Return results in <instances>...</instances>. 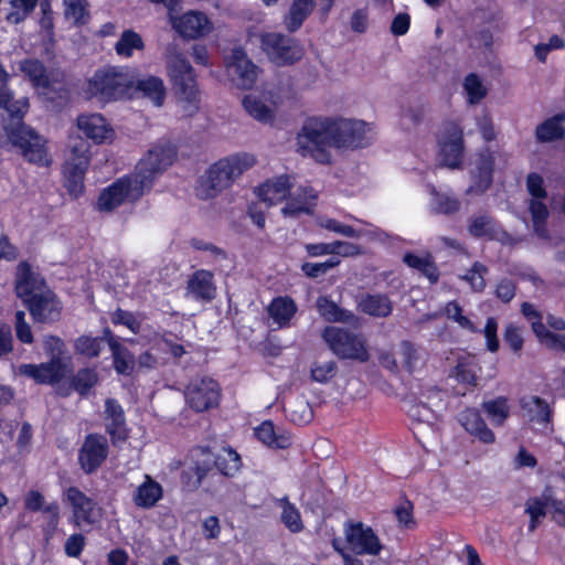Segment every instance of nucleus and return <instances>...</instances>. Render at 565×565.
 Segmentation results:
<instances>
[{"label": "nucleus", "mask_w": 565, "mask_h": 565, "mask_svg": "<svg viewBox=\"0 0 565 565\" xmlns=\"http://www.w3.org/2000/svg\"><path fill=\"white\" fill-rule=\"evenodd\" d=\"M166 63L168 76L184 114L194 115L200 108V94L193 67L173 43L166 47Z\"/></svg>", "instance_id": "f257e3e1"}, {"label": "nucleus", "mask_w": 565, "mask_h": 565, "mask_svg": "<svg viewBox=\"0 0 565 565\" xmlns=\"http://www.w3.org/2000/svg\"><path fill=\"white\" fill-rule=\"evenodd\" d=\"M255 164L256 158L246 152L235 153L218 160L207 170L206 177L200 181L196 195L202 200L216 196Z\"/></svg>", "instance_id": "f03ea898"}, {"label": "nucleus", "mask_w": 565, "mask_h": 565, "mask_svg": "<svg viewBox=\"0 0 565 565\" xmlns=\"http://www.w3.org/2000/svg\"><path fill=\"white\" fill-rule=\"evenodd\" d=\"M333 119L310 118L297 135V152L319 163H329V148H335Z\"/></svg>", "instance_id": "7ed1b4c3"}, {"label": "nucleus", "mask_w": 565, "mask_h": 565, "mask_svg": "<svg viewBox=\"0 0 565 565\" xmlns=\"http://www.w3.org/2000/svg\"><path fill=\"white\" fill-rule=\"evenodd\" d=\"M322 338L329 349L340 359L354 360L361 363L370 360L366 340L361 333L331 326L324 328Z\"/></svg>", "instance_id": "20e7f679"}, {"label": "nucleus", "mask_w": 565, "mask_h": 565, "mask_svg": "<svg viewBox=\"0 0 565 565\" xmlns=\"http://www.w3.org/2000/svg\"><path fill=\"white\" fill-rule=\"evenodd\" d=\"M13 146L20 149L22 157L30 163L46 167L51 163L46 140L22 121L14 125H6Z\"/></svg>", "instance_id": "39448f33"}, {"label": "nucleus", "mask_w": 565, "mask_h": 565, "mask_svg": "<svg viewBox=\"0 0 565 565\" xmlns=\"http://www.w3.org/2000/svg\"><path fill=\"white\" fill-rule=\"evenodd\" d=\"M130 82L116 67L98 70L88 81L87 93L100 102L115 100L127 94Z\"/></svg>", "instance_id": "423d86ee"}, {"label": "nucleus", "mask_w": 565, "mask_h": 565, "mask_svg": "<svg viewBox=\"0 0 565 565\" xmlns=\"http://www.w3.org/2000/svg\"><path fill=\"white\" fill-rule=\"evenodd\" d=\"M148 181L136 180L132 174L125 175L106 188L98 198V209L110 212L125 202H135L146 192Z\"/></svg>", "instance_id": "0eeeda50"}, {"label": "nucleus", "mask_w": 565, "mask_h": 565, "mask_svg": "<svg viewBox=\"0 0 565 565\" xmlns=\"http://www.w3.org/2000/svg\"><path fill=\"white\" fill-rule=\"evenodd\" d=\"M175 150L169 143H159L153 146L147 154L138 162L135 173L132 175L136 180L148 181L145 190L151 189L153 180L157 175L170 167L175 158Z\"/></svg>", "instance_id": "6e6552de"}, {"label": "nucleus", "mask_w": 565, "mask_h": 565, "mask_svg": "<svg viewBox=\"0 0 565 565\" xmlns=\"http://www.w3.org/2000/svg\"><path fill=\"white\" fill-rule=\"evenodd\" d=\"M186 404L195 412H205L216 407L220 402L221 390L211 377H196L190 381L185 392Z\"/></svg>", "instance_id": "1a4fd4ad"}, {"label": "nucleus", "mask_w": 565, "mask_h": 565, "mask_svg": "<svg viewBox=\"0 0 565 565\" xmlns=\"http://www.w3.org/2000/svg\"><path fill=\"white\" fill-rule=\"evenodd\" d=\"M335 148H362L370 145L371 125L362 120L333 119Z\"/></svg>", "instance_id": "9d476101"}, {"label": "nucleus", "mask_w": 565, "mask_h": 565, "mask_svg": "<svg viewBox=\"0 0 565 565\" xmlns=\"http://www.w3.org/2000/svg\"><path fill=\"white\" fill-rule=\"evenodd\" d=\"M264 51L278 65L292 64L302 57L301 46L291 38L280 33H268L262 39Z\"/></svg>", "instance_id": "9b49d317"}, {"label": "nucleus", "mask_w": 565, "mask_h": 565, "mask_svg": "<svg viewBox=\"0 0 565 565\" xmlns=\"http://www.w3.org/2000/svg\"><path fill=\"white\" fill-rule=\"evenodd\" d=\"M440 163L444 167L456 169L460 166L463 153V136L461 127L449 121L444 125L439 138Z\"/></svg>", "instance_id": "f8f14e48"}, {"label": "nucleus", "mask_w": 565, "mask_h": 565, "mask_svg": "<svg viewBox=\"0 0 565 565\" xmlns=\"http://www.w3.org/2000/svg\"><path fill=\"white\" fill-rule=\"evenodd\" d=\"M227 74L239 88L249 89L258 77V67L248 60L246 53L236 47L232 51L226 63Z\"/></svg>", "instance_id": "ddd939ff"}, {"label": "nucleus", "mask_w": 565, "mask_h": 565, "mask_svg": "<svg viewBox=\"0 0 565 565\" xmlns=\"http://www.w3.org/2000/svg\"><path fill=\"white\" fill-rule=\"evenodd\" d=\"M24 306L33 320L40 323H53L60 319L62 313V305L51 289L44 290L36 297L28 298Z\"/></svg>", "instance_id": "4468645a"}, {"label": "nucleus", "mask_w": 565, "mask_h": 565, "mask_svg": "<svg viewBox=\"0 0 565 565\" xmlns=\"http://www.w3.org/2000/svg\"><path fill=\"white\" fill-rule=\"evenodd\" d=\"M108 456V443L105 436L89 434L86 436L78 454V461L87 473L95 471Z\"/></svg>", "instance_id": "2eb2a0df"}, {"label": "nucleus", "mask_w": 565, "mask_h": 565, "mask_svg": "<svg viewBox=\"0 0 565 565\" xmlns=\"http://www.w3.org/2000/svg\"><path fill=\"white\" fill-rule=\"evenodd\" d=\"M443 406V393L433 387L423 392L418 401L409 406L408 415L413 420L431 425L437 419V414Z\"/></svg>", "instance_id": "dca6fc26"}, {"label": "nucleus", "mask_w": 565, "mask_h": 565, "mask_svg": "<svg viewBox=\"0 0 565 565\" xmlns=\"http://www.w3.org/2000/svg\"><path fill=\"white\" fill-rule=\"evenodd\" d=\"M65 501L72 507L75 526L93 524L99 516L95 502L76 487L66 489Z\"/></svg>", "instance_id": "f3484780"}, {"label": "nucleus", "mask_w": 565, "mask_h": 565, "mask_svg": "<svg viewBox=\"0 0 565 565\" xmlns=\"http://www.w3.org/2000/svg\"><path fill=\"white\" fill-rule=\"evenodd\" d=\"M173 29L183 38L198 39L212 30V23L202 12L189 11L181 17L171 18Z\"/></svg>", "instance_id": "a211bd4d"}, {"label": "nucleus", "mask_w": 565, "mask_h": 565, "mask_svg": "<svg viewBox=\"0 0 565 565\" xmlns=\"http://www.w3.org/2000/svg\"><path fill=\"white\" fill-rule=\"evenodd\" d=\"M49 289L44 279L35 274L28 263L22 262L19 264L17 268L15 292L23 303L26 302L28 298L36 297Z\"/></svg>", "instance_id": "6ab92c4d"}, {"label": "nucleus", "mask_w": 565, "mask_h": 565, "mask_svg": "<svg viewBox=\"0 0 565 565\" xmlns=\"http://www.w3.org/2000/svg\"><path fill=\"white\" fill-rule=\"evenodd\" d=\"M493 163V153L489 149L482 150L476 156L472 170L473 183L467 190L468 193L481 194L490 188Z\"/></svg>", "instance_id": "aec40b11"}, {"label": "nucleus", "mask_w": 565, "mask_h": 565, "mask_svg": "<svg viewBox=\"0 0 565 565\" xmlns=\"http://www.w3.org/2000/svg\"><path fill=\"white\" fill-rule=\"evenodd\" d=\"M186 295L198 301H212L216 296L213 273L206 269L194 271L186 282Z\"/></svg>", "instance_id": "412c9836"}, {"label": "nucleus", "mask_w": 565, "mask_h": 565, "mask_svg": "<svg viewBox=\"0 0 565 565\" xmlns=\"http://www.w3.org/2000/svg\"><path fill=\"white\" fill-rule=\"evenodd\" d=\"M294 184L295 178L291 175L275 177L268 179L257 189V195L268 205H275L287 199Z\"/></svg>", "instance_id": "4be33fe9"}, {"label": "nucleus", "mask_w": 565, "mask_h": 565, "mask_svg": "<svg viewBox=\"0 0 565 565\" xmlns=\"http://www.w3.org/2000/svg\"><path fill=\"white\" fill-rule=\"evenodd\" d=\"M356 308L373 318H387L393 312V301L386 294L365 292L356 297Z\"/></svg>", "instance_id": "5701e85b"}, {"label": "nucleus", "mask_w": 565, "mask_h": 565, "mask_svg": "<svg viewBox=\"0 0 565 565\" xmlns=\"http://www.w3.org/2000/svg\"><path fill=\"white\" fill-rule=\"evenodd\" d=\"M19 374L34 380L38 384H55L62 381L66 371L47 361L40 364H21Z\"/></svg>", "instance_id": "b1692460"}, {"label": "nucleus", "mask_w": 565, "mask_h": 565, "mask_svg": "<svg viewBox=\"0 0 565 565\" xmlns=\"http://www.w3.org/2000/svg\"><path fill=\"white\" fill-rule=\"evenodd\" d=\"M77 127L96 143L111 138L113 129L100 114L82 115L77 118Z\"/></svg>", "instance_id": "393cba45"}, {"label": "nucleus", "mask_w": 565, "mask_h": 565, "mask_svg": "<svg viewBox=\"0 0 565 565\" xmlns=\"http://www.w3.org/2000/svg\"><path fill=\"white\" fill-rule=\"evenodd\" d=\"M317 192L311 186H300L290 195L287 204L281 209L285 216L297 217L300 214H311L316 205Z\"/></svg>", "instance_id": "a878e982"}, {"label": "nucleus", "mask_w": 565, "mask_h": 565, "mask_svg": "<svg viewBox=\"0 0 565 565\" xmlns=\"http://www.w3.org/2000/svg\"><path fill=\"white\" fill-rule=\"evenodd\" d=\"M105 414L106 430L111 436L113 443L125 440L128 434L125 425V414L119 403L116 399L108 398L105 402Z\"/></svg>", "instance_id": "bb28decb"}, {"label": "nucleus", "mask_w": 565, "mask_h": 565, "mask_svg": "<svg viewBox=\"0 0 565 565\" xmlns=\"http://www.w3.org/2000/svg\"><path fill=\"white\" fill-rule=\"evenodd\" d=\"M0 108L4 109L9 116V120L3 119V127L20 124L29 109V99L22 97L14 100L7 82L0 83Z\"/></svg>", "instance_id": "cd10ccee"}, {"label": "nucleus", "mask_w": 565, "mask_h": 565, "mask_svg": "<svg viewBox=\"0 0 565 565\" xmlns=\"http://www.w3.org/2000/svg\"><path fill=\"white\" fill-rule=\"evenodd\" d=\"M459 422L462 427L484 444H492L495 440L494 434L487 427L479 411L467 408L459 414Z\"/></svg>", "instance_id": "c85d7f7f"}, {"label": "nucleus", "mask_w": 565, "mask_h": 565, "mask_svg": "<svg viewBox=\"0 0 565 565\" xmlns=\"http://www.w3.org/2000/svg\"><path fill=\"white\" fill-rule=\"evenodd\" d=\"M255 436L260 443L270 448L286 449L291 445L290 434L282 428H276L270 420H265L256 427Z\"/></svg>", "instance_id": "c756f323"}, {"label": "nucleus", "mask_w": 565, "mask_h": 565, "mask_svg": "<svg viewBox=\"0 0 565 565\" xmlns=\"http://www.w3.org/2000/svg\"><path fill=\"white\" fill-rule=\"evenodd\" d=\"M316 308L326 321L348 324H356L359 322V317L356 315L350 310L340 308L327 296H320L317 299Z\"/></svg>", "instance_id": "7c9ffc66"}, {"label": "nucleus", "mask_w": 565, "mask_h": 565, "mask_svg": "<svg viewBox=\"0 0 565 565\" xmlns=\"http://www.w3.org/2000/svg\"><path fill=\"white\" fill-rule=\"evenodd\" d=\"M397 356L403 367L409 372H416L425 366L427 353L425 350L415 347L409 341L401 342Z\"/></svg>", "instance_id": "2f4dec72"}, {"label": "nucleus", "mask_w": 565, "mask_h": 565, "mask_svg": "<svg viewBox=\"0 0 565 565\" xmlns=\"http://www.w3.org/2000/svg\"><path fill=\"white\" fill-rule=\"evenodd\" d=\"M315 6V0H294L288 13L284 18L286 29L289 32H296L299 30L306 19L313 11Z\"/></svg>", "instance_id": "473e14b6"}, {"label": "nucleus", "mask_w": 565, "mask_h": 565, "mask_svg": "<svg viewBox=\"0 0 565 565\" xmlns=\"http://www.w3.org/2000/svg\"><path fill=\"white\" fill-rule=\"evenodd\" d=\"M296 312L297 305L290 297L274 298L268 306L269 317L280 328L288 327Z\"/></svg>", "instance_id": "72a5a7b5"}, {"label": "nucleus", "mask_w": 565, "mask_h": 565, "mask_svg": "<svg viewBox=\"0 0 565 565\" xmlns=\"http://www.w3.org/2000/svg\"><path fill=\"white\" fill-rule=\"evenodd\" d=\"M347 542L356 554H377L381 544L374 532H348Z\"/></svg>", "instance_id": "f704fd0d"}, {"label": "nucleus", "mask_w": 565, "mask_h": 565, "mask_svg": "<svg viewBox=\"0 0 565 565\" xmlns=\"http://www.w3.org/2000/svg\"><path fill=\"white\" fill-rule=\"evenodd\" d=\"M87 167L65 162L63 168L65 188L73 198H78L84 192V178Z\"/></svg>", "instance_id": "c9c22d12"}, {"label": "nucleus", "mask_w": 565, "mask_h": 565, "mask_svg": "<svg viewBox=\"0 0 565 565\" xmlns=\"http://www.w3.org/2000/svg\"><path fill=\"white\" fill-rule=\"evenodd\" d=\"M137 89L142 95L149 98L154 106L160 107L163 105L167 89L163 81L157 76H148L147 78L137 82Z\"/></svg>", "instance_id": "e433bc0d"}, {"label": "nucleus", "mask_w": 565, "mask_h": 565, "mask_svg": "<svg viewBox=\"0 0 565 565\" xmlns=\"http://www.w3.org/2000/svg\"><path fill=\"white\" fill-rule=\"evenodd\" d=\"M162 497L161 486L153 481L149 476L141 483L134 495V501L138 507L150 508Z\"/></svg>", "instance_id": "4c0bfd02"}, {"label": "nucleus", "mask_w": 565, "mask_h": 565, "mask_svg": "<svg viewBox=\"0 0 565 565\" xmlns=\"http://www.w3.org/2000/svg\"><path fill=\"white\" fill-rule=\"evenodd\" d=\"M243 106L246 113L254 119L269 124L274 120V109L256 95H247L243 98Z\"/></svg>", "instance_id": "58836bf2"}, {"label": "nucleus", "mask_w": 565, "mask_h": 565, "mask_svg": "<svg viewBox=\"0 0 565 565\" xmlns=\"http://www.w3.org/2000/svg\"><path fill=\"white\" fill-rule=\"evenodd\" d=\"M404 263L425 275L431 284L437 282L439 278V271L436 267L430 255L419 256L416 254L407 253L404 255Z\"/></svg>", "instance_id": "ea45409f"}, {"label": "nucleus", "mask_w": 565, "mask_h": 565, "mask_svg": "<svg viewBox=\"0 0 565 565\" xmlns=\"http://www.w3.org/2000/svg\"><path fill=\"white\" fill-rule=\"evenodd\" d=\"M430 194L429 209L431 213L451 215L459 211L460 202L455 196L438 192L435 188L431 189Z\"/></svg>", "instance_id": "a19ab883"}, {"label": "nucleus", "mask_w": 565, "mask_h": 565, "mask_svg": "<svg viewBox=\"0 0 565 565\" xmlns=\"http://www.w3.org/2000/svg\"><path fill=\"white\" fill-rule=\"evenodd\" d=\"M213 465L224 476H234L242 466L239 455L232 448H223L213 460Z\"/></svg>", "instance_id": "79ce46f5"}, {"label": "nucleus", "mask_w": 565, "mask_h": 565, "mask_svg": "<svg viewBox=\"0 0 565 565\" xmlns=\"http://www.w3.org/2000/svg\"><path fill=\"white\" fill-rule=\"evenodd\" d=\"M565 120V115L552 117L536 127L535 136L540 142H550L561 138L565 132V127L562 121Z\"/></svg>", "instance_id": "37998d69"}, {"label": "nucleus", "mask_w": 565, "mask_h": 565, "mask_svg": "<svg viewBox=\"0 0 565 565\" xmlns=\"http://www.w3.org/2000/svg\"><path fill=\"white\" fill-rule=\"evenodd\" d=\"M497 225L493 217L488 214H475L468 220V233L475 238L486 237L490 239Z\"/></svg>", "instance_id": "c03bdc74"}, {"label": "nucleus", "mask_w": 565, "mask_h": 565, "mask_svg": "<svg viewBox=\"0 0 565 565\" xmlns=\"http://www.w3.org/2000/svg\"><path fill=\"white\" fill-rule=\"evenodd\" d=\"M20 70L29 77L35 87L47 88L50 86L45 66L39 60H25L21 62Z\"/></svg>", "instance_id": "a18cd8bd"}, {"label": "nucleus", "mask_w": 565, "mask_h": 565, "mask_svg": "<svg viewBox=\"0 0 565 565\" xmlns=\"http://www.w3.org/2000/svg\"><path fill=\"white\" fill-rule=\"evenodd\" d=\"M523 408L527 412L532 422L546 425L552 419V409L546 401L541 397L533 396L524 403Z\"/></svg>", "instance_id": "49530a36"}, {"label": "nucleus", "mask_w": 565, "mask_h": 565, "mask_svg": "<svg viewBox=\"0 0 565 565\" xmlns=\"http://www.w3.org/2000/svg\"><path fill=\"white\" fill-rule=\"evenodd\" d=\"M68 147L71 153L66 162L88 167L90 160L89 142L79 136H74L70 138Z\"/></svg>", "instance_id": "de8ad7c7"}, {"label": "nucleus", "mask_w": 565, "mask_h": 565, "mask_svg": "<svg viewBox=\"0 0 565 565\" xmlns=\"http://www.w3.org/2000/svg\"><path fill=\"white\" fill-rule=\"evenodd\" d=\"M542 200L543 199H532L529 204V210L532 216L534 232L537 236L547 238L548 232L546 230L545 222L550 213Z\"/></svg>", "instance_id": "09e8293b"}, {"label": "nucleus", "mask_w": 565, "mask_h": 565, "mask_svg": "<svg viewBox=\"0 0 565 565\" xmlns=\"http://www.w3.org/2000/svg\"><path fill=\"white\" fill-rule=\"evenodd\" d=\"M482 409L493 425L501 426L509 417L510 408L505 397L486 401L482 403Z\"/></svg>", "instance_id": "8fccbe9b"}, {"label": "nucleus", "mask_w": 565, "mask_h": 565, "mask_svg": "<svg viewBox=\"0 0 565 565\" xmlns=\"http://www.w3.org/2000/svg\"><path fill=\"white\" fill-rule=\"evenodd\" d=\"M488 274L489 268L484 264L475 262L466 274L460 276V279L465 280L472 291L482 292L487 286L486 276Z\"/></svg>", "instance_id": "3c124183"}, {"label": "nucleus", "mask_w": 565, "mask_h": 565, "mask_svg": "<svg viewBox=\"0 0 565 565\" xmlns=\"http://www.w3.org/2000/svg\"><path fill=\"white\" fill-rule=\"evenodd\" d=\"M145 46L141 36L132 30H125L115 44V51L118 55L130 57L135 50H142Z\"/></svg>", "instance_id": "603ef678"}, {"label": "nucleus", "mask_w": 565, "mask_h": 565, "mask_svg": "<svg viewBox=\"0 0 565 565\" xmlns=\"http://www.w3.org/2000/svg\"><path fill=\"white\" fill-rule=\"evenodd\" d=\"M287 417L298 425L309 423L313 413L309 403L303 397H297L285 408Z\"/></svg>", "instance_id": "864d4df0"}, {"label": "nucleus", "mask_w": 565, "mask_h": 565, "mask_svg": "<svg viewBox=\"0 0 565 565\" xmlns=\"http://www.w3.org/2000/svg\"><path fill=\"white\" fill-rule=\"evenodd\" d=\"M114 359V367L117 373L122 375H131L135 371V356L134 354L122 344L111 350Z\"/></svg>", "instance_id": "5fc2aeb1"}, {"label": "nucleus", "mask_w": 565, "mask_h": 565, "mask_svg": "<svg viewBox=\"0 0 565 565\" xmlns=\"http://www.w3.org/2000/svg\"><path fill=\"white\" fill-rule=\"evenodd\" d=\"M463 89L467 93L468 103L471 105L480 103L487 95V88L481 78L475 73H470L466 76Z\"/></svg>", "instance_id": "6e6d98bb"}, {"label": "nucleus", "mask_w": 565, "mask_h": 565, "mask_svg": "<svg viewBox=\"0 0 565 565\" xmlns=\"http://www.w3.org/2000/svg\"><path fill=\"white\" fill-rule=\"evenodd\" d=\"M478 366L470 360H460L455 366L452 374L458 382L466 384L470 387L477 385Z\"/></svg>", "instance_id": "4d7b16f0"}, {"label": "nucleus", "mask_w": 565, "mask_h": 565, "mask_svg": "<svg viewBox=\"0 0 565 565\" xmlns=\"http://www.w3.org/2000/svg\"><path fill=\"white\" fill-rule=\"evenodd\" d=\"M98 375L95 369H81L72 379V386L81 395H85L96 385Z\"/></svg>", "instance_id": "13d9d810"}, {"label": "nucleus", "mask_w": 565, "mask_h": 565, "mask_svg": "<svg viewBox=\"0 0 565 565\" xmlns=\"http://www.w3.org/2000/svg\"><path fill=\"white\" fill-rule=\"evenodd\" d=\"M64 13L67 20L79 25L86 23L88 12L87 3L83 0H63Z\"/></svg>", "instance_id": "bf43d9fd"}, {"label": "nucleus", "mask_w": 565, "mask_h": 565, "mask_svg": "<svg viewBox=\"0 0 565 565\" xmlns=\"http://www.w3.org/2000/svg\"><path fill=\"white\" fill-rule=\"evenodd\" d=\"M44 350L45 353L50 356L49 362H54L56 363L57 366L66 371V364L62 359V355L65 350V344L61 338L55 335L45 337Z\"/></svg>", "instance_id": "052dcab7"}, {"label": "nucleus", "mask_w": 565, "mask_h": 565, "mask_svg": "<svg viewBox=\"0 0 565 565\" xmlns=\"http://www.w3.org/2000/svg\"><path fill=\"white\" fill-rule=\"evenodd\" d=\"M75 352L87 358H96L102 351L98 337L81 335L74 342Z\"/></svg>", "instance_id": "680f3d73"}, {"label": "nucleus", "mask_w": 565, "mask_h": 565, "mask_svg": "<svg viewBox=\"0 0 565 565\" xmlns=\"http://www.w3.org/2000/svg\"><path fill=\"white\" fill-rule=\"evenodd\" d=\"M521 312L524 318L530 322L531 329L535 337H540L547 328L543 323V315L531 302H523L521 305Z\"/></svg>", "instance_id": "e2e57ef3"}, {"label": "nucleus", "mask_w": 565, "mask_h": 565, "mask_svg": "<svg viewBox=\"0 0 565 565\" xmlns=\"http://www.w3.org/2000/svg\"><path fill=\"white\" fill-rule=\"evenodd\" d=\"M548 504L541 499L531 498L525 503V512L531 518V530L539 525V520L550 511Z\"/></svg>", "instance_id": "0e129e2a"}, {"label": "nucleus", "mask_w": 565, "mask_h": 565, "mask_svg": "<svg viewBox=\"0 0 565 565\" xmlns=\"http://www.w3.org/2000/svg\"><path fill=\"white\" fill-rule=\"evenodd\" d=\"M425 116V109L423 106H411L402 111L401 126L405 130H411L418 126Z\"/></svg>", "instance_id": "69168bd1"}, {"label": "nucleus", "mask_w": 565, "mask_h": 565, "mask_svg": "<svg viewBox=\"0 0 565 565\" xmlns=\"http://www.w3.org/2000/svg\"><path fill=\"white\" fill-rule=\"evenodd\" d=\"M337 364L333 361L316 363L311 369V377L319 383H326L337 373Z\"/></svg>", "instance_id": "338daca9"}, {"label": "nucleus", "mask_w": 565, "mask_h": 565, "mask_svg": "<svg viewBox=\"0 0 565 565\" xmlns=\"http://www.w3.org/2000/svg\"><path fill=\"white\" fill-rule=\"evenodd\" d=\"M515 294L516 284L509 278H502L495 285L494 295L503 303L511 302L515 297Z\"/></svg>", "instance_id": "774afa93"}]
</instances>
